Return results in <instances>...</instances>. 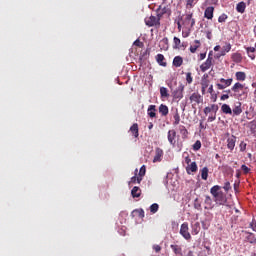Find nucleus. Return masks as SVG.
<instances>
[{
	"label": "nucleus",
	"mask_w": 256,
	"mask_h": 256,
	"mask_svg": "<svg viewBox=\"0 0 256 256\" xmlns=\"http://www.w3.org/2000/svg\"><path fill=\"white\" fill-rule=\"evenodd\" d=\"M174 49H181V39L174 37Z\"/></svg>",
	"instance_id": "obj_34"
},
{
	"label": "nucleus",
	"mask_w": 256,
	"mask_h": 256,
	"mask_svg": "<svg viewBox=\"0 0 256 256\" xmlns=\"http://www.w3.org/2000/svg\"><path fill=\"white\" fill-rule=\"evenodd\" d=\"M183 25L186 29H193L195 27V19H193V13L186 14Z\"/></svg>",
	"instance_id": "obj_5"
},
{
	"label": "nucleus",
	"mask_w": 256,
	"mask_h": 256,
	"mask_svg": "<svg viewBox=\"0 0 256 256\" xmlns=\"http://www.w3.org/2000/svg\"><path fill=\"white\" fill-rule=\"evenodd\" d=\"M160 95H161V97H169V92H168L167 88L161 87L160 88Z\"/></svg>",
	"instance_id": "obj_36"
},
{
	"label": "nucleus",
	"mask_w": 256,
	"mask_h": 256,
	"mask_svg": "<svg viewBox=\"0 0 256 256\" xmlns=\"http://www.w3.org/2000/svg\"><path fill=\"white\" fill-rule=\"evenodd\" d=\"M180 235L186 239V241H190L191 233H189V224L184 222L180 227Z\"/></svg>",
	"instance_id": "obj_7"
},
{
	"label": "nucleus",
	"mask_w": 256,
	"mask_h": 256,
	"mask_svg": "<svg viewBox=\"0 0 256 256\" xmlns=\"http://www.w3.org/2000/svg\"><path fill=\"white\" fill-rule=\"evenodd\" d=\"M212 66H213V54L210 52L208 54V58L206 59V61L201 64L200 69L202 73H205V71H209V69H211Z\"/></svg>",
	"instance_id": "obj_4"
},
{
	"label": "nucleus",
	"mask_w": 256,
	"mask_h": 256,
	"mask_svg": "<svg viewBox=\"0 0 256 256\" xmlns=\"http://www.w3.org/2000/svg\"><path fill=\"white\" fill-rule=\"evenodd\" d=\"M186 171H187L188 175H191V173H197V163L192 162L191 164H189L186 167Z\"/></svg>",
	"instance_id": "obj_16"
},
{
	"label": "nucleus",
	"mask_w": 256,
	"mask_h": 256,
	"mask_svg": "<svg viewBox=\"0 0 256 256\" xmlns=\"http://www.w3.org/2000/svg\"><path fill=\"white\" fill-rule=\"evenodd\" d=\"M176 137H177V132L175 130L168 131V141L170 145H175V143H177V141H175Z\"/></svg>",
	"instance_id": "obj_14"
},
{
	"label": "nucleus",
	"mask_w": 256,
	"mask_h": 256,
	"mask_svg": "<svg viewBox=\"0 0 256 256\" xmlns=\"http://www.w3.org/2000/svg\"><path fill=\"white\" fill-rule=\"evenodd\" d=\"M148 129H153V123H150L149 126H148Z\"/></svg>",
	"instance_id": "obj_64"
},
{
	"label": "nucleus",
	"mask_w": 256,
	"mask_h": 256,
	"mask_svg": "<svg viewBox=\"0 0 256 256\" xmlns=\"http://www.w3.org/2000/svg\"><path fill=\"white\" fill-rule=\"evenodd\" d=\"M227 18H228L227 14L220 15L218 18V23H225L227 21Z\"/></svg>",
	"instance_id": "obj_39"
},
{
	"label": "nucleus",
	"mask_w": 256,
	"mask_h": 256,
	"mask_svg": "<svg viewBox=\"0 0 256 256\" xmlns=\"http://www.w3.org/2000/svg\"><path fill=\"white\" fill-rule=\"evenodd\" d=\"M179 132L182 136V139H187V137H189V131L187 130V128L185 126L180 125Z\"/></svg>",
	"instance_id": "obj_23"
},
{
	"label": "nucleus",
	"mask_w": 256,
	"mask_h": 256,
	"mask_svg": "<svg viewBox=\"0 0 256 256\" xmlns=\"http://www.w3.org/2000/svg\"><path fill=\"white\" fill-rule=\"evenodd\" d=\"M208 177H209V168H207V167L202 168V170H201V178L204 181H207Z\"/></svg>",
	"instance_id": "obj_29"
},
{
	"label": "nucleus",
	"mask_w": 256,
	"mask_h": 256,
	"mask_svg": "<svg viewBox=\"0 0 256 256\" xmlns=\"http://www.w3.org/2000/svg\"><path fill=\"white\" fill-rule=\"evenodd\" d=\"M211 195L214 197L216 205H225L227 203V195L221 191V186L215 185L210 189Z\"/></svg>",
	"instance_id": "obj_1"
},
{
	"label": "nucleus",
	"mask_w": 256,
	"mask_h": 256,
	"mask_svg": "<svg viewBox=\"0 0 256 256\" xmlns=\"http://www.w3.org/2000/svg\"><path fill=\"white\" fill-rule=\"evenodd\" d=\"M150 211L151 213H157V211H159V204L154 203L150 206Z\"/></svg>",
	"instance_id": "obj_37"
},
{
	"label": "nucleus",
	"mask_w": 256,
	"mask_h": 256,
	"mask_svg": "<svg viewBox=\"0 0 256 256\" xmlns=\"http://www.w3.org/2000/svg\"><path fill=\"white\" fill-rule=\"evenodd\" d=\"M245 8H246L245 2H240L236 6V11L238 13H245Z\"/></svg>",
	"instance_id": "obj_30"
},
{
	"label": "nucleus",
	"mask_w": 256,
	"mask_h": 256,
	"mask_svg": "<svg viewBox=\"0 0 256 256\" xmlns=\"http://www.w3.org/2000/svg\"><path fill=\"white\" fill-rule=\"evenodd\" d=\"M153 249H154V251H155L156 253H159V251H161V246H159V245H154V246H153Z\"/></svg>",
	"instance_id": "obj_54"
},
{
	"label": "nucleus",
	"mask_w": 256,
	"mask_h": 256,
	"mask_svg": "<svg viewBox=\"0 0 256 256\" xmlns=\"http://www.w3.org/2000/svg\"><path fill=\"white\" fill-rule=\"evenodd\" d=\"M250 227H251V229H252L253 231H255V233H256V221H255V220H253V221L250 223Z\"/></svg>",
	"instance_id": "obj_51"
},
{
	"label": "nucleus",
	"mask_w": 256,
	"mask_h": 256,
	"mask_svg": "<svg viewBox=\"0 0 256 256\" xmlns=\"http://www.w3.org/2000/svg\"><path fill=\"white\" fill-rule=\"evenodd\" d=\"M172 251H174L176 256H183V250L181 249V247L179 245H171L170 246Z\"/></svg>",
	"instance_id": "obj_24"
},
{
	"label": "nucleus",
	"mask_w": 256,
	"mask_h": 256,
	"mask_svg": "<svg viewBox=\"0 0 256 256\" xmlns=\"http://www.w3.org/2000/svg\"><path fill=\"white\" fill-rule=\"evenodd\" d=\"M235 143H237V137H235V135L230 136L227 139V148L233 151L235 149Z\"/></svg>",
	"instance_id": "obj_12"
},
{
	"label": "nucleus",
	"mask_w": 256,
	"mask_h": 256,
	"mask_svg": "<svg viewBox=\"0 0 256 256\" xmlns=\"http://www.w3.org/2000/svg\"><path fill=\"white\" fill-rule=\"evenodd\" d=\"M197 1L199 0H187V7H195V5L197 4Z\"/></svg>",
	"instance_id": "obj_42"
},
{
	"label": "nucleus",
	"mask_w": 256,
	"mask_h": 256,
	"mask_svg": "<svg viewBox=\"0 0 256 256\" xmlns=\"http://www.w3.org/2000/svg\"><path fill=\"white\" fill-rule=\"evenodd\" d=\"M219 111V106L217 104H212L204 108V114L207 115L208 113H217Z\"/></svg>",
	"instance_id": "obj_13"
},
{
	"label": "nucleus",
	"mask_w": 256,
	"mask_h": 256,
	"mask_svg": "<svg viewBox=\"0 0 256 256\" xmlns=\"http://www.w3.org/2000/svg\"><path fill=\"white\" fill-rule=\"evenodd\" d=\"M183 91H185V86L183 84H180L173 92L172 97L173 99H176L178 101H181L183 99Z\"/></svg>",
	"instance_id": "obj_8"
},
{
	"label": "nucleus",
	"mask_w": 256,
	"mask_h": 256,
	"mask_svg": "<svg viewBox=\"0 0 256 256\" xmlns=\"http://www.w3.org/2000/svg\"><path fill=\"white\" fill-rule=\"evenodd\" d=\"M243 87V84L239 82L235 83L231 88V91H233L234 94H231L230 96L235 97L239 101H245L248 97V92L247 90H243Z\"/></svg>",
	"instance_id": "obj_2"
},
{
	"label": "nucleus",
	"mask_w": 256,
	"mask_h": 256,
	"mask_svg": "<svg viewBox=\"0 0 256 256\" xmlns=\"http://www.w3.org/2000/svg\"><path fill=\"white\" fill-rule=\"evenodd\" d=\"M161 10H158L157 16H150L145 18V24L148 27H157V25H160L159 21H161V15H163V12H160Z\"/></svg>",
	"instance_id": "obj_3"
},
{
	"label": "nucleus",
	"mask_w": 256,
	"mask_h": 256,
	"mask_svg": "<svg viewBox=\"0 0 256 256\" xmlns=\"http://www.w3.org/2000/svg\"><path fill=\"white\" fill-rule=\"evenodd\" d=\"M221 111L225 115H233V110L231 109V106H229V104H223L221 106Z\"/></svg>",
	"instance_id": "obj_18"
},
{
	"label": "nucleus",
	"mask_w": 256,
	"mask_h": 256,
	"mask_svg": "<svg viewBox=\"0 0 256 256\" xmlns=\"http://www.w3.org/2000/svg\"><path fill=\"white\" fill-rule=\"evenodd\" d=\"M208 93L212 94L213 93V85H210L208 88Z\"/></svg>",
	"instance_id": "obj_58"
},
{
	"label": "nucleus",
	"mask_w": 256,
	"mask_h": 256,
	"mask_svg": "<svg viewBox=\"0 0 256 256\" xmlns=\"http://www.w3.org/2000/svg\"><path fill=\"white\" fill-rule=\"evenodd\" d=\"M194 208L197 209V211H201L203 209L201 207V202L199 201V198H196L194 200Z\"/></svg>",
	"instance_id": "obj_35"
},
{
	"label": "nucleus",
	"mask_w": 256,
	"mask_h": 256,
	"mask_svg": "<svg viewBox=\"0 0 256 256\" xmlns=\"http://www.w3.org/2000/svg\"><path fill=\"white\" fill-rule=\"evenodd\" d=\"M141 181H143V178H141V177H137V176H133L132 178H131V183H141Z\"/></svg>",
	"instance_id": "obj_40"
},
{
	"label": "nucleus",
	"mask_w": 256,
	"mask_h": 256,
	"mask_svg": "<svg viewBox=\"0 0 256 256\" xmlns=\"http://www.w3.org/2000/svg\"><path fill=\"white\" fill-rule=\"evenodd\" d=\"M173 125L176 127V125H179L181 123V116L179 115V110L176 109L173 114Z\"/></svg>",
	"instance_id": "obj_19"
},
{
	"label": "nucleus",
	"mask_w": 256,
	"mask_h": 256,
	"mask_svg": "<svg viewBox=\"0 0 256 256\" xmlns=\"http://www.w3.org/2000/svg\"><path fill=\"white\" fill-rule=\"evenodd\" d=\"M200 129H205V125H203V122H200Z\"/></svg>",
	"instance_id": "obj_63"
},
{
	"label": "nucleus",
	"mask_w": 256,
	"mask_h": 256,
	"mask_svg": "<svg viewBox=\"0 0 256 256\" xmlns=\"http://www.w3.org/2000/svg\"><path fill=\"white\" fill-rule=\"evenodd\" d=\"M186 81H187V83H189V84L193 83V76H191V72H188V73L186 74Z\"/></svg>",
	"instance_id": "obj_46"
},
{
	"label": "nucleus",
	"mask_w": 256,
	"mask_h": 256,
	"mask_svg": "<svg viewBox=\"0 0 256 256\" xmlns=\"http://www.w3.org/2000/svg\"><path fill=\"white\" fill-rule=\"evenodd\" d=\"M219 82L220 83L216 84V87L220 91H223V89H227V87H231V84L233 83V78H229V79L221 78Z\"/></svg>",
	"instance_id": "obj_6"
},
{
	"label": "nucleus",
	"mask_w": 256,
	"mask_h": 256,
	"mask_svg": "<svg viewBox=\"0 0 256 256\" xmlns=\"http://www.w3.org/2000/svg\"><path fill=\"white\" fill-rule=\"evenodd\" d=\"M224 191H229L231 189V183L229 181H226L223 186Z\"/></svg>",
	"instance_id": "obj_48"
},
{
	"label": "nucleus",
	"mask_w": 256,
	"mask_h": 256,
	"mask_svg": "<svg viewBox=\"0 0 256 256\" xmlns=\"http://www.w3.org/2000/svg\"><path fill=\"white\" fill-rule=\"evenodd\" d=\"M156 61L159 63L162 67H167V62H165V56L163 54H158L156 56Z\"/></svg>",
	"instance_id": "obj_26"
},
{
	"label": "nucleus",
	"mask_w": 256,
	"mask_h": 256,
	"mask_svg": "<svg viewBox=\"0 0 256 256\" xmlns=\"http://www.w3.org/2000/svg\"><path fill=\"white\" fill-rule=\"evenodd\" d=\"M204 205V209H213V200L210 196H205Z\"/></svg>",
	"instance_id": "obj_17"
},
{
	"label": "nucleus",
	"mask_w": 256,
	"mask_h": 256,
	"mask_svg": "<svg viewBox=\"0 0 256 256\" xmlns=\"http://www.w3.org/2000/svg\"><path fill=\"white\" fill-rule=\"evenodd\" d=\"M229 51H231V44H226L222 47L220 55L225 56L227 53H229Z\"/></svg>",
	"instance_id": "obj_32"
},
{
	"label": "nucleus",
	"mask_w": 256,
	"mask_h": 256,
	"mask_svg": "<svg viewBox=\"0 0 256 256\" xmlns=\"http://www.w3.org/2000/svg\"><path fill=\"white\" fill-rule=\"evenodd\" d=\"M248 57H250V59H255V54L254 53H250V54H248Z\"/></svg>",
	"instance_id": "obj_59"
},
{
	"label": "nucleus",
	"mask_w": 256,
	"mask_h": 256,
	"mask_svg": "<svg viewBox=\"0 0 256 256\" xmlns=\"http://www.w3.org/2000/svg\"><path fill=\"white\" fill-rule=\"evenodd\" d=\"M145 172H146V168H145V165H143L140 170H139V176L138 177H141V179H143L144 175H145Z\"/></svg>",
	"instance_id": "obj_44"
},
{
	"label": "nucleus",
	"mask_w": 256,
	"mask_h": 256,
	"mask_svg": "<svg viewBox=\"0 0 256 256\" xmlns=\"http://www.w3.org/2000/svg\"><path fill=\"white\" fill-rule=\"evenodd\" d=\"M185 47H187V43H185V42H183L182 44H181V49H185Z\"/></svg>",
	"instance_id": "obj_61"
},
{
	"label": "nucleus",
	"mask_w": 256,
	"mask_h": 256,
	"mask_svg": "<svg viewBox=\"0 0 256 256\" xmlns=\"http://www.w3.org/2000/svg\"><path fill=\"white\" fill-rule=\"evenodd\" d=\"M155 107H156L155 105H150L148 107L147 113L151 119L157 117V113H155L157 109H155Z\"/></svg>",
	"instance_id": "obj_22"
},
{
	"label": "nucleus",
	"mask_w": 256,
	"mask_h": 256,
	"mask_svg": "<svg viewBox=\"0 0 256 256\" xmlns=\"http://www.w3.org/2000/svg\"><path fill=\"white\" fill-rule=\"evenodd\" d=\"M227 99H229V94H223V95L221 96V101H225V100H227Z\"/></svg>",
	"instance_id": "obj_56"
},
{
	"label": "nucleus",
	"mask_w": 256,
	"mask_h": 256,
	"mask_svg": "<svg viewBox=\"0 0 256 256\" xmlns=\"http://www.w3.org/2000/svg\"><path fill=\"white\" fill-rule=\"evenodd\" d=\"M130 132L132 133V135L134 137H139V125L137 123H134L131 127H130Z\"/></svg>",
	"instance_id": "obj_25"
},
{
	"label": "nucleus",
	"mask_w": 256,
	"mask_h": 256,
	"mask_svg": "<svg viewBox=\"0 0 256 256\" xmlns=\"http://www.w3.org/2000/svg\"><path fill=\"white\" fill-rule=\"evenodd\" d=\"M215 11V8L213 6H209L204 11V17L206 19H213V13Z\"/></svg>",
	"instance_id": "obj_15"
},
{
	"label": "nucleus",
	"mask_w": 256,
	"mask_h": 256,
	"mask_svg": "<svg viewBox=\"0 0 256 256\" xmlns=\"http://www.w3.org/2000/svg\"><path fill=\"white\" fill-rule=\"evenodd\" d=\"M201 47V41L195 40L192 45H190V52L197 53V50Z\"/></svg>",
	"instance_id": "obj_20"
},
{
	"label": "nucleus",
	"mask_w": 256,
	"mask_h": 256,
	"mask_svg": "<svg viewBox=\"0 0 256 256\" xmlns=\"http://www.w3.org/2000/svg\"><path fill=\"white\" fill-rule=\"evenodd\" d=\"M205 57H207V53H201L200 54V61H203V59H205Z\"/></svg>",
	"instance_id": "obj_57"
},
{
	"label": "nucleus",
	"mask_w": 256,
	"mask_h": 256,
	"mask_svg": "<svg viewBox=\"0 0 256 256\" xmlns=\"http://www.w3.org/2000/svg\"><path fill=\"white\" fill-rule=\"evenodd\" d=\"M246 51L248 54L255 53V47H247Z\"/></svg>",
	"instance_id": "obj_52"
},
{
	"label": "nucleus",
	"mask_w": 256,
	"mask_h": 256,
	"mask_svg": "<svg viewBox=\"0 0 256 256\" xmlns=\"http://www.w3.org/2000/svg\"><path fill=\"white\" fill-rule=\"evenodd\" d=\"M248 241H249V243H256L255 234L250 233V234L248 235Z\"/></svg>",
	"instance_id": "obj_41"
},
{
	"label": "nucleus",
	"mask_w": 256,
	"mask_h": 256,
	"mask_svg": "<svg viewBox=\"0 0 256 256\" xmlns=\"http://www.w3.org/2000/svg\"><path fill=\"white\" fill-rule=\"evenodd\" d=\"M190 103H192L193 105H199L200 103H203V96H201V94L197 92H194L190 96Z\"/></svg>",
	"instance_id": "obj_9"
},
{
	"label": "nucleus",
	"mask_w": 256,
	"mask_h": 256,
	"mask_svg": "<svg viewBox=\"0 0 256 256\" xmlns=\"http://www.w3.org/2000/svg\"><path fill=\"white\" fill-rule=\"evenodd\" d=\"M239 147H240V151L243 153L247 149V143L242 141L240 142Z\"/></svg>",
	"instance_id": "obj_47"
},
{
	"label": "nucleus",
	"mask_w": 256,
	"mask_h": 256,
	"mask_svg": "<svg viewBox=\"0 0 256 256\" xmlns=\"http://www.w3.org/2000/svg\"><path fill=\"white\" fill-rule=\"evenodd\" d=\"M236 79L237 81H245V79H247V75L245 72H236Z\"/></svg>",
	"instance_id": "obj_33"
},
{
	"label": "nucleus",
	"mask_w": 256,
	"mask_h": 256,
	"mask_svg": "<svg viewBox=\"0 0 256 256\" xmlns=\"http://www.w3.org/2000/svg\"><path fill=\"white\" fill-rule=\"evenodd\" d=\"M163 155H164L163 149L157 147L155 149V155H154V158H153V163H161V161H163Z\"/></svg>",
	"instance_id": "obj_10"
},
{
	"label": "nucleus",
	"mask_w": 256,
	"mask_h": 256,
	"mask_svg": "<svg viewBox=\"0 0 256 256\" xmlns=\"http://www.w3.org/2000/svg\"><path fill=\"white\" fill-rule=\"evenodd\" d=\"M193 151H199V149H201V142L199 140H197L193 146H192Z\"/></svg>",
	"instance_id": "obj_38"
},
{
	"label": "nucleus",
	"mask_w": 256,
	"mask_h": 256,
	"mask_svg": "<svg viewBox=\"0 0 256 256\" xmlns=\"http://www.w3.org/2000/svg\"><path fill=\"white\" fill-rule=\"evenodd\" d=\"M199 231H201V227L199 225V222H196L193 226H192V235H198Z\"/></svg>",
	"instance_id": "obj_31"
},
{
	"label": "nucleus",
	"mask_w": 256,
	"mask_h": 256,
	"mask_svg": "<svg viewBox=\"0 0 256 256\" xmlns=\"http://www.w3.org/2000/svg\"><path fill=\"white\" fill-rule=\"evenodd\" d=\"M133 45H135L136 47H141V45H142L141 40H139V39L135 40Z\"/></svg>",
	"instance_id": "obj_53"
},
{
	"label": "nucleus",
	"mask_w": 256,
	"mask_h": 256,
	"mask_svg": "<svg viewBox=\"0 0 256 256\" xmlns=\"http://www.w3.org/2000/svg\"><path fill=\"white\" fill-rule=\"evenodd\" d=\"M135 213H138L139 217L141 218L145 217V211H143V209L135 210Z\"/></svg>",
	"instance_id": "obj_50"
},
{
	"label": "nucleus",
	"mask_w": 256,
	"mask_h": 256,
	"mask_svg": "<svg viewBox=\"0 0 256 256\" xmlns=\"http://www.w3.org/2000/svg\"><path fill=\"white\" fill-rule=\"evenodd\" d=\"M185 163L186 165H191V158L189 156L185 157Z\"/></svg>",
	"instance_id": "obj_55"
},
{
	"label": "nucleus",
	"mask_w": 256,
	"mask_h": 256,
	"mask_svg": "<svg viewBox=\"0 0 256 256\" xmlns=\"http://www.w3.org/2000/svg\"><path fill=\"white\" fill-rule=\"evenodd\" d=\"M174 67H181L183 65V58L181 56H176L173 59Z\"/></svg>",
	"instance_id": "obj_27"
},
{
	"label": "nucleus",
	"mask_w": 256,
	"mask_h": 256,
	"mask_svg": "<svg viewBox=\"0 0 256 256\" xmlns=\"http://www.w3.org/2000/svg\"><path fill=\"white\" fill-rule=\"evenodd\" d=\"M241 171H243V173H244L245 175H247V173H249V172L251 171V168H249V167H247V165L243 164V165L241 166Z\"/></svg>",
	"instance_id": "obj_43"
},
{
	"label": "nucleus",
	"mask_w": 256,
	"mask_h": 256,
	"mask_svg": "<svg viewBox=\"0 0 256 256\" xmlns=\"http://www.w3.org/2000/svg\"><path fill=\"white\" fill-rule=\"evenodd\" d=\"M219 49H221V46H219V45L214 47V51H219Z\"/></svg>",
	"instance_id": "obj_60"
},
{
	"label": "nucleus",
	"mask_w": 256,
	"mask_h": 256,
	"mask_svg": "<svg viewBox=\"0 0 256 256\" xmlns=\"http://www.w3.org/2000/svg\"><path fill=\"white\" fill-rule=\"evenodd\" d=\"M177 25H178V31H181V22H177Z\"/></svg>",
	"instance_id": "obj_62"
},
{
	"label": "nucleus",
	"mask_w": 256,
	"mask_h": 256,
	"mask_svg": "<svg viewBox=\"0 0 256 256\" xmlns=\"http://www.w3.org/2000/svg\"><path fill=\"white\" fill-rule=\"evenodd\" d=\"M217 119V113H213L208 117V123H213Z\"/></svg>",
	"instance_id": "obj_45"
},
{
	"label": "nucleus",
	"mask_w": 256,
	"mask_h": 256,
	"mask_svg": "<svg viewBox=\"0 0 256 256\" xmlns=\"http://www.w3.org/2000/svg\"><path fill=\"white\" fill-rule=\"evenodd\" d=\"M159 113L163 116V117H167V115H169V107H167V105L161 104L159 106Z\"/></svg>",
	"instance_id": "obj_21"
},
{
	"label": "nucleus",
	"mask_w": 256,
	"mask_h": 256,
	"mask_svg": "<svg viewBox=\"0 0 256 256\" xmlns=\"http://www.w3.org/2000/svg\"><path fill=\"white\" fill-rule=\"evenodd\" d=\"M241 102H235L232 108V115L234 117H239L241 113H243V109L241 108Z\"/></svg>",
	"instance_id": "obj_11"
},
{
	"label": "nucleus",
	"mask_w": 256,
	"mask_h": 256,
	"mask_svg": "<svg viewBox=\"0 0 256 256\" xmlns=\"http://www.w3.org/2000/svg\"><path fill=\"white\" fill-rule=\"evenodd\" d=\"M131 195L133 198L141 197V188H139L137 186L133 187L131 190Z\"/></svg>",
	"instance_id": "obj_28"
},
{
	"label": "nucleus",
	"mask_w": 256,
	"mask_h": 256,
	"mask_svg": "<svg viewBox=\"0 0 256 256\" xmlns=\"http://www.w3.org/2000/svg\"><path fill=\"white\" fill-rule=\"evenodd\" d=\"M207 39L211 40L213 39V34L211 30H205Z\"/></svg>",
	"instance_id": "obj_49"
}]
</instances>
